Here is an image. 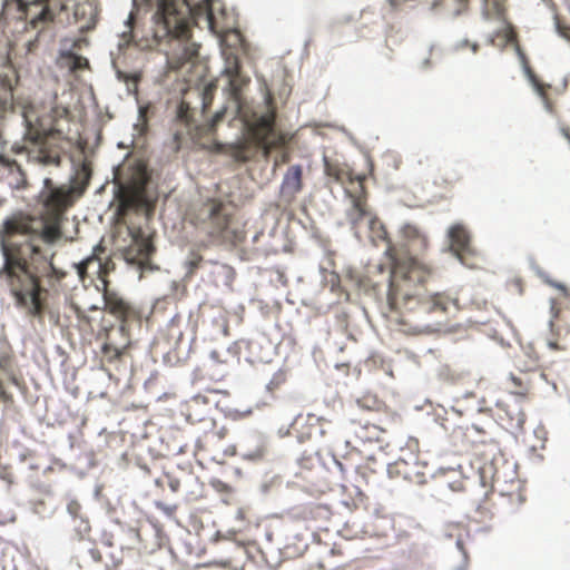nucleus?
<instances>
[{"label":"nucleus","instance_id":"obj_8","mask_svg":"<svg viewBox=\"0 0 570 570\" xmlns=\"http://www.w3.org/2000/svg\"><path fill=\"white\" fill-rule=\"evenodd\" d=\"M357 429L356 436L364 442H381L383 435L392 432L402 425V416L399 413L381 415H362L355 420Z\"/></svg>","mask_w":570,"mask_h":570},{"label":"nucleus","instance_id":"obj_18","mask_svg":"<svg viewBox=\"0 0 570 570\" xmlns=\"http://www.w3.org/2000/svg\"><path fill=\"white\" fill-rule=\"evenodd\" d=\"M448 236L450 239L451 250L462 261L464 255L471 253L470 234L468 229L455 224L449 228Z\"/></svg>","mask_w":570,"mask_h":570},{"label":"nucleus","instance_id":"obj_35","mask_svg":"<svg viewBox=\"0 0 570 570\" xmlns=\"http://www.w3.org/2000/svg\"><path fill=\"white\" fill-rule=\"evenodd\" d=\"M287 381V375H286V372L285 371H277L276 373H274V375L272 376L271 381L268 382L267 384V391L274 395L276 394L277 391H279L286 383Z\"/></svg>","mask_w":570,"mask_h":570},{"label":"nucleus","instance_id":"obj_11","mask_svg":"<svg viewBox=\"0 0 570 570\" xmlns=\"http://www.w3.org/2000/svg\"><path fill=\"white\" fill-rule=\"evenodd\" d=\"M105 309L120 322V325L130 327L132 323L141 322V311L116 292L105 288Z\"/></svg>","mask_w":570,"mask_h":570},{"label":"nucleus","instance_id":"obj_55","mask_svg":"<svg viewBox=\"0 0 570 570\" xmlns=\"http://www.w3.org/2000/svg\"><path fill=\"white\" fill-rule=\"evenodd\" d=\"M471 48H472V51H473V52H476V50H478L479 46H478V43H472V45H471Z\"/></svg>","mask_w":570,"mask_h":570},{"label":"nucleus","instance_id":"obj_32","mask_svg":"<svg viewBox=\"0 0 570 570\" xmlns=\"http://www.w3.org/2000/svg\"><path fill=\"white\" fill-rule=\"evenodd\" d=\"M229 78V88L234 97H238L243 88L249 82V78L242 75L240 70L235 75H227Z\"/></svg>","mask_w":570,"mask_h":570},{"label":"nucleus","instance_id":"obj_4","mask_svg":"<svg viewBox=\"0 0 570 570\" xmlns=\"http://www.w3.org/2000/svg\"><path fill=\"white\" fill-rule=\"evenodd\" d=\"M154 22L155 39L174 46L167 55L170 69L177 70L198 56L199 46L190 41L191 7L187 0H157Z\"/></svg>","mask_w":570,"mask_h":570},{"label":"nucleus","instance_id":"obj_2","mask_svg":"<svg viewBox=\"0 0 570 570\" xmlns=\"http://www.w3.org/2000/svg\"><path fill=\"white\" fill-rule=\"evenodd\" d=\"M33 223L32 217L23 214L13 215L3 222L0 246L4 263L0 279L4 281L16 307L43 323L48 312L49 291L42 285V279L53 286L67 273L53 265V253H47L27 238L36 232Z\"/></svg>","mask_w":570,"mask_h":570},{"label":"nucleus","instance_id":"obj_31","mask_svg":"<svg viewBox=\"0 0 570 570\" xmlns=\"http://www.w3.org/2000/svg\"><path fill=\"white\" fill-rule=\"evenodd\" d=\"M223 53L225 56L224 73L227 76L235 75L236 72H238L240 70V62L238 56L228 49H225Z\"/></svg>","mask_w":570,"mask_h":570},{"label":"nucleus","instance_id":"obj_6","mask_svg":"<svg viewBox=\"0 0 570 570\" xmlns=\"http://www.w3.org/2000/svg\"><path fill=\"white\" fill-rule=\"evenodd\" d=\"M69 0H7L8 9L14 8L18 18L28 21L32 29L45 30L56 17L67 10Z\"/></svg>","mask_w":570,"mask_h":570},{"label":"nucleus","instance_id":"obj_49","mask_svg":"<svg viewBox=\"0 0 570 570\" xmlns=\"http://www.w3.org/2000/svg\"><path fill=\"white\" fill-rule=\"evenodd\" d=\"M134 22H135V13H134V12H130V14L128 16V19H127L126 23H127L130 28H132Z\"/></svg>","mask_w":570,"mask_h":570},{"label":"nucleus","instance_id":"obj_15","mask_svg":"<svg viewBox=\"0 0 570 570\" xmlns=\"http://www.w3.org/2000/svg\"><path fill=\"white\" fill-rule=\"evenodd\" d=\"M155 248L151 240L145 237L141 230L132 234V243L125 249V258L129 263L144 265L148 263Z\"/></svg>","mask_w":570,"mask_h":570},{"label":"nucleus","instance_id":"obj_9","mask_svg":"<svg viewBox=\"0 0 570 570\" xmlns=\"http://www.w3.org/2000/svg\"><path fill=\"white\" fill-rule=\"evenodd\" d=\"M76 188L71 185L56 186L50 178L43 180L40 193L42 214L51 217H62L65 212L72 206Z\"/></svg>","mask_w":570,"mask_h":570},{"label":"nucleus","instance_id":"obj_3","mask_svg":"<svg viewBox=\"0 0 570 570\" xmlns=\"http://www.w3.org/2000/svg\"><path fill=\"white\" fill-rule=\"evenodd\" d=\"M11 111L20 114L23 118L24 149L28 160L42 166H59L60 148L52 141L62 138L59 121L69 116V109L56 105L48 117H40L30 100L12 97Z\"/></svg>","mask_w":570,"mask_h":570},{"label":"nucleus","instance_id":"obj_1","mask_svg":"<svg viewBox=\"0 0 570 570\" xmlns=\"http://www.w3.org/2000/svg\"><path fill=\"white\" fill-rule=\"evenodd\" d=\"M326 176L344 186L345 194L352 202L347 218L353 228H357L364 218L368 219L370 238L374 245L387 243L386 253L392 258L387 305L395 314L393 320L401 325H410L421 332L428 325L422 324L424 316L445 314L459 309V299L446 293L424 296L425 286L433 277L434 268L414 256L395 257L394 246L389 239L384 224L374 216L367 206V191L364 186L366 176L355 174L350 165L324 157Z\"/></svg>","mask_w":570,"mask_h":570},{"label":"nucleus","instance_id":"obj_39","mask_svg":"<svg viewBox=\"0 0 570 570\" xmlns=\"http://www.w3.org/2000/svg\"><path fill=\"white\" fill-rule=\"evenodd\" d=\"M141 200V193L137 191L131 195H124L120 200L121 210L131 209L137 207Z\"/></svg>","mask_w":570,"mask_h":570},{"label":"nucleus","instance_id":"obj_13","mask_svg":"<svg viewBox=\"0 0 570 570\" xmlns=\"http://www.w3.org/2000/svg\"><path fill=\"white\" fill-rule=\"evenodd\" d=\"M209 412H210V406H209L206 397L203 395L194 396L187 405L186 417L190 423L203 422L212 429L209 432L206 433V435H205L206 440L204 443L202 442V440H198L197 448L200 450H206V445L209 441L208 439H214L216 436H218L219 439L223 438L214 430L215 424H214V420L212 417H209Z\"/></svg>","mask_w":570,"mask_h":570},{"label":"nucleus","instance_id":"obj_37","mask_svg":"<svg viewBox=\"0 0 570 570\" xmlns=\"http://www.w3.org/2000/svg\"><path fill=\"white\" fill-rule=\"evenodd\" d=\"M117 76H118L119 80L124 81L127 85L129 91H131V90L137 91V86L140 80L139 73H137V72L127 73L125 71L118 70Z\"/></svg>","mask_w":570,"mask_h":570},{"label":"nucleus","instance_id":"obj_50","mask_svg":"<svg viewBox=\"0 0 570 570\" xmlns=\"http://www.w3.org/2000/svg\"><path fill=\"white\" fill-rule=\"evenodd\" d=\"M88 275H96L97 276V265L96 264H90V268L87 273V276Z\"/></svg>","mask_w":570,"mask_h":570},{"label":"nucleus","instance_id":"obj_29","mask_svg":"<svg viewBox=\"0 0 570 570\" xmlns=\"http://www.w3.org/2000/svg\"><path fill=\"white\" fill-rule=\"evenodd\" d=\"M207 19H208L209 28L214 33L218 35L219 37L233 36L237 42H239V43L242 42L240 33L234 29H229V28H226L225 26H223L219 22V20L214 16V12L212 9H209V11H208Z\"/></svg>","mask_w":570,"mask_h":570},{"label":"nucleus","instance_id":"obj_26","mask_svg":"<svg viewBox=\"0 0 570 570\" xmlns=\"http://www.w3.org/2000/svg\"><path fill=\"white\" fill-rule=\"evenodd\" d=\"M302 517L306 521L327 523L331 520L332 511L324 504H309L303 509Z\"/></svg>","mask_w":570,"mask_h":570},{"label":"nucleus","instance_id":"obj_40","mask_svg":"<svg viewBox=\"0 0 570 570\" xmlns=\"http://www.w3.org/2000/svg\"><path fill=\"white\" fill-rule=\"evenodd\" d=\"M167 484L171 492L176 493L180 489L179 479L173 476L171 474L166 473L161 480H157L158 485Z\"/></svg>","mask_w":570,"mask_h":570},{"label":"nucleus","instance_id":"obj_46","mask_svg":"<svg viewBox=\"0 0 570 570\" xmlns=\"http://www.w3.org/2000/svg\"><path fill=\"white\" fill-rule=\"evenodd\" d=\"M558 30L561 36H563L567 39H570V27H564L558 23Z\"/></svg>","mask_w":570,"mask_h":570},{"label":"nucleus","instance_id":"obj_58","mask_svg":"<svg viewBox=\"0 0 570 570\" xmlns=\"http://www.w3.org/2000/svg\"><path fill=\"white\" fill-rule=\"evenodd\" d=\"M338 466L341 468V471L344 472V468H343V464L338 462Z\"/></svg>","mask_w":570,"mask_h":570},{"label":"nucleus","instance_id":"obj_53","mask_svg":"<svg viewBox=\"0 0 570 570\" xmlns=\"http://www.w3.org/2000/svg\"><path fill=\"white\" fill-rule=\"evenodd\" d=\"M389 3L393 9H396V7L400 4V0H389Z\"/></svg>","mask_w":570,"mask_h":570},{"label":"nucleus","instance_id":"obj_41","mask_svg":"<svg viewBox=\"0 0 570 570\" xmlns=\"http://www.w3.org/2000/svg\"><path fill=\"white\" fill-rule=\"evenodd\" d=\"M13 165H14V167L17 169V177L14 179V183H11V184L17 189L26 188V186H27V178H26L23 171L21 170L20 166L17 165L14 161H13Z\"/></svg>","mask_w":570,"mask_h":570},{"label":"nucleus","instance_id":"obj_20","mask_svg":"<svg viewBox=\"0 0 570 570\" xmlns=\"http://www.w3.org/2000/svg\"><path fill=\"white\" fill-rule=\"evenodd\" d=\"M550 328L558 337L570 334V307L561 308L552 301Z\"/></svg>","mask_w":570,"mask_h":570},{"label":"nucleus","instance_id":"obj_25","mask_svg":"<svg viewBox=\"0 0 570 570\" xmlns=\"http://www.w3.org/2000/svg\"><path fill=\"white\" fill-rule=\"evenodd\" d=\"M482 14L485 19L507 20V0H482Z\"/></svg>","mask_w":570,"mask_h":570},{"label":"nucleus","instance_id":"obj_44","mask_svg":"<svg viewBox=\"0 0 570 570\" xmlns=\"http://www.w3.org/2000/svg\"><path fill=\"white\" fill-rule=\"evenodd\" d=\"M0 399L6 402V403H12L13 402V396L12 394L8 393L3 387H2V384L0 383Z\"/></svg>","mask_w":570,"mask_h":570},{"label":"nucleus","instance_id":"obj_22","mask_svg":"<svg viewBox=\"0 0 570 570\" xmlns=\"http://www.w3.org/2000/svg\"><path fill=\"white\" fill-rule=\"evenodd\" d=\"M513 364L515 370L521 374H531L540 370L539 355L531 346L523 347L513 357Z\"/></svg>","mask_w":570,"mask_h":570},{"label":"nucleus","instance_id":"obj_47","mask_svg":"<svg viewBox=\"0 0 570 570\" xmlns=\"http://www.w3.org/2000/svg\"><path fill=\"white\" fill-rule=\"evenodd\" d=\"M212 97L209 96V88H206L203 97V107L206 109L210 104Z\"/></svg>","mask_w":570,"mask_h":570},{"label":"nucleus","instance_id":"obj_28","mask_svg":"<svg viewBox=\"0 0 570 570\" xmlns=\"http://www.w3.org/2000/svg\"><path fill=\"white\" fill-rule=\"evenodd\" d=\"M509 380L512 384L513 394L525 396L532 387L531 374L529 373H511Z\"/></svg>","mask_w":570,"mask_h":570},{"label":"nucleus","instance_id":"obj_43","mask_svg":"<svg viewBox=\"0 0 570 570\" xmlns=\"http://www.w3.org/2000/svg\"><path fill=\"white\" fill-rule=\"evenodd\" d=\"M535 90L542 97L546 107L551 111L552 107L549 102V99L547 97V90L550 88V86H547L544 83H540L539 81H534Z\"/></svg>","mask_w":570,"mask_h":570},{"label":"nucleus","instance_id":"obj_45","mask_svg":"<svg viewBox=\"0 0 570 570\" xmlns=\"http://www.w3.org/2000/svg\"><path fill=\"white\" fill-rule=\"evenodd\" d=\"M547 344L552 351H564L567 348L564 345H560L557 340H549Z\"/></svg>","mask_w":570,"mask_h":570},{"label":"nucleus","instance_id":"obj_59","mask_svg":"<svg viewBox=\"0 0 570 570\" xmlns=\"http://www.w3.org/2000/svg\"><path fill=\"white\" fill-rule=\"evenodd\" d=\"M458 547H459L460 549H462V542H461V541H458Z\"/></svg>","mask_w":570,"mask_h":570},{"label":"nucleus","instance_id":"obj_52","mask_svg":"<svg viewBox=\"0 0 570 570\" xmlns=\"http://www.w3.org/2000/svg\"><path fill=\"white\" fill-rule=\"evenodd\" d=\"M524 422V414L520 413L517 417V426H521Z\"/></svg>","mask_w":570,"mask_h":570},{"label":"nucleus","instance_id":"obj_57","mask_svg":"<svg viewBox=\"0 0 570 570\" xmlns=\"http://www.w3.org/2000/svg\"><path fill=\"white\" fill-rule=\"evenodd\" d=\"M87 309H88V311H97V309H98V307H97V306H95V305H91V306H89Z\"/></svg>","mask_w":570,"mask_h":570},{"label":"nucleus","instance_id":"obj_19","mask_svg":"<svg viewBox=\"0 0 570 570\" xmlns=\"http://www.w3.org/2000/svg\"><path fill=\"white\" fill-rule=\"evenodd\" d=\"M73 17L76 22L80 23L82 31L91 30L95 28L98 19L97 6L90 0L79 2L75 7Z\"/></svg>","mask_w":570,"mask_h":570},{"label":"nucleus","instance_id":"obj_48","mask_svg":"<svg viewBox=\"0 0 570 570\" xmlns=\"http://www.w3.org/2000/svg\"><path fill=\"white\" fill-rule=\"evenodd\" d=\"M549 283H550L552 286H554V287H557L558 289H560V291L563 293V295H564L566 297H568V296H569L568 289H567V287H566L564 285H562V284H560V283H554V282H549Z\"/></svg>","mask_w":570,"mask_h":570},{"label":"nucleus","instance_id":"obj_16","mask_svg":"<svg viewBox=\"0 0 570 570\" xmlns=\"http://www.w3.org/2000/svg\"><path fill=\"white\" fill-rule=\"evenodd\" d=\"M394 469L404 480L419 485L425 484L430 475L426 471V465L420 463L417 460L406 461L400 459L394 463Z\"/></svg>","mask_w":570,"mask_h":570},{"label":"nucleus","instance_id":"obj_24","mask_svg":"<svg viewBox=\"0 0 570 570\" xmlns=\"http://www.w3.org/2000/svg\"><path fill=\"white\" fill-rule=\"evenodd\" d=\"M41 238L48 244L57 243L62 237L60 226L62 217H51L49 215H41Z\"/></svg>","mask_w":570,"mask_h":570},{"label":"nucleus","instance_id":"obj_17","mask_svg":"<svg viewBox=\"0 0 570 570\" xmlns=\"http://www.w3.org/2000/svg\"><path fill=\"white\" fill-rule=\"evenodd\" d=\"M303 168L301 165H292L287 168L281 185V193L288 200L296 197L303 190Z\"/></svg>","mask_w":570,"mask_h":570},{"label":"nucleus","instance_id":"obj_10","mask_svg":"<svg viewBox=\"0 0 570 570\" xmlns=\"http://www.w3.org/2000/svg\"><path fill=\"white\" fill-rule=\"evenodd\" d=\"M224 114V111H217L209 124L206 126H196L194 124L193 109L187 102L181 101L178 107L176 124L177 126H181L184 128L176 129L174 132V140L177 144V147H180L186 136L190 137L191 140H196L200 137L203 131L206 134L213 132L217 124L222 121Z\"/></svg>","mask_w":570,"mask_h":570},{"label":"nucleus","instance_id":"obj_42","mask_svg":"<svg viewBox=\"0 0 570 570\" xmlns=\"http://www.w3.org/2000/svg\"><path fill=\"white\" fill-rule=\"evenodd\" d=\"M476 512L480 514L481 521L492 517L493 513L488 498L484 499L483 504L478 507Z\"/></svg>","mask_w":570,"mask_h":570},{"label":"nucleus","instance_id":"obj_27","mask_svg":"<svg viewBox=\"0 0 570 570\" xmlns=\"http://www.w3.org/2000/svg\"><path fill=\"white\" fill-rule=\"evenodd\" d=\"M462 178V170L455 165H450L440 169L438 175V183L445 187H452L460 183Z\"/></svg>","mask_w":570,"mask_h":570},{"label":"nucleus","instance_id":"obj_23","mask_svg":"<svg viewBox=\"0 0 570 570\" xmlns=\"http://www.w3.org/2000/svg\"><path fill=\"white\" fill-rule=\"evenodd\" d=\"M357 406L364 412L363 415H381L386 416L387 413H397L387 406L376 395L366 393L356 401Z\"/></svg>","mask_w":570,"mask_h":570},{"label":"nucleus","instance_id":"obj_30","mask_svg":"<svg viewBox=\"0 0 570 570\" xmlns=\"http://www.w3.org/2000/svg\"><path fill=\"white\" fill-rule=\"evenodd\" d=\"M70 308L73 311L77 320H78V327L82 331H91L92 330V321L87 315V309L82 308L78 304L71 302Z\"/></svg>","mask_w":570,"mask_h":570},{"label":"nucleus","instance_id":"obj_21","mask_svg":"<svg viewBox=\"0 0 570 570\" xmlns=\"http://www.w3.org/2000/svg\"><path fill=\"white\" fill-rule=\"evenodd\" d=\"M401 236L409 250L420 254L428 249L429 239L416 226L411 224L404 225L401 229Z\"/></svg>","mask_w":570,"mask_h":570},{"label":"nucleus","instance_id":"obj_7","mask_svg":"<svg viewBox=\"0 0 570 570\" xmlns=\"http://www.w3.org/2000/svg\"><path fill=\"white\" fill-rule=\"evenodd\" d=\"M200 227L212 238H227L232 213L228 206L218 199H208L202 205L197 216Z\"/></svg>","mask_w":570,"mask_h":570},{"label":"nucleus","instance_id":"obj_12","mask_svg":"<svg viewBox=\"0 0 570 570\" xmlns=\"http://www.w3.org/2000/svg\"><path fill=\"white\" fill-rule=\"evenodd\" d=\"M104 340L101 353L110 363L119 361L131 344L129 328L125 325L105 328Z\"/></svg>","mask_w":570,"mask_h":570},{"label":"nucleus","instance_id":"obj_5","mask_svg":"<svg viewBox=\"0 0 570 570\" xmlns=\"http://www.w3.org/2000/svg\"><path fill=\"white\" fill-rule=\"evenodd\" d=\"M265 112L253 115V119L245 121L246 134L243 140L229 146V155L239 163L252 160L261 150L267 158L273 150H281L274 159V166L287 164L291 159L286 145L291 137L275 127L276 111L273 98L267 97Z\"/></svg>","mask_w":570,"mask_h":570},{"label":"nucleus","instance_id":"obj_38","mask_svg":"<svg viewBox=\"0 0 570 570\" xmlns=\"http://www.w3.org/2000/svg\"><path fill=\"white\" fill-rule=\"evenodd\" d=\"M470 0H444V6L452 9V14L458 17L469 9Z\"/></svg>","mask_w":570,"mask_h":570},{"label":"nucleus","instance_id":"obj_34","mask_svg":"<svg viewBox=\"0 0 570 570\" xmlns=\"http://www.w3.org/2000/svg\"><path fill=\"white\" fill-rule=\"evenodd\" d=\"M90 178H91L90 164L83 161L76 174V180H80V183H81L80 187H75L76 191L78 190L79 194H81L85 190V188L88 186Z\"/></svg>","mask_w":570,"mask_h":570},{"label":"nucleus","instance_id":"obj_54","mask_svg":"<svg viewBox=\"0 0 570 570\" xmlns=\"http://www.w3.org/2000/svg\"><path fill=\"white\" fill-rule=\"evenodd\" d=\"M156 505H157L158 509H161V510H165V511H169V509L165 508L164 504H161V503H157Z\"/></svg>","mask_w":570,"mask_h":570},{"label":"nucleus","instance_id":"obj_36","mask_svg":"<svg viewBox=\"0 0 570 570\" xmlns=\"http://www.w3.org/2000/svg\"><path fill=\"white\" fill-rule=\"evenodd\" d=\"M155 114V107L151 104H146L139 107V117H138V126L141 127V130H146L148 127V121L151 116Z\"/></svg>","mask_w":570,"mask_h":570},{"label":"nucleus","instance_id":"obj_14","mask_svg":"<svg viewBox=\"0 0 570 570\" xmlns=\"http://www.w3.org/2000/svg\"><path fill=\"white\" fill-rule=\"evenodd\" d=\"M105 253V248L99 244L94 247L92 254L76 264L77 273L79 278L83 282L87 277V273L90 268V264L97 265V277L102 283V292L105 288L108 289L109 281L108 275L115 269V263L111 258H102L100 254Z\"/></svg>","mask_w":570,"mask_h":570},{"label":"nucleus","instance_id":"obj_56","mask_svg":"<svg viewBox=\"0 0 570 570\" xmlns=\"http://www.w3.org/2000/svg\"><path fill=\"white\" fill-rule=\"evenodd\" d=\"M466 46H469V41L465 40V41L462 42L461 46H458V48H463V47H466Z\"/></svg>","mask_w":570,"mask_h":570},{"label":"nucleus","instance_id":"obj_33","mask_svg":"<svg viewBox=\"0 0 570 570\" xmlns=\"http://www.w3.org/2000/svg\"><path fill=\"white\" fill-rule=\"evenodd\" d=\"M204 262V257L196 250H191L185 262L186 277L191 278Z\"/></svg>","mask_w":570,"mask_h":570},{"label":"nucleus","instance_id":"obj_51","mask_svg":"<svg viewBox=\"0 0 570 570\" xmlns=\"http://www.w3.org/2000/svg\"><path fill=\"white\" fill-rule=\"evenodd\" d=\"M82 61H83L85 65L88 63L87 59H83L81 57H77V59H76V67H81L82 66Z\"/></svg>","mask_w":570,"mask_h":570}]
</instances>
